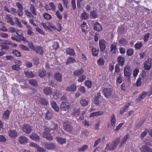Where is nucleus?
Instances as JSON below:
<instances>
[{"label":"nucleus","instance_id":"f257e3e1","mask_svg":"<svg viewBox=\"0 0 152 152\" xmlns=\"http://www.w3.org/2000/svg\"><path fill=\"white\" fill-rule=\"evenodd\" d=\"M120 140V139L119 137L116 138L111 143H109L106 144L105 149L110 151L114 150L116 148Z\"/></svg>","mask_w":152,"mask_h":152},{"label":"nucleus","instance_id":"f03ea898","mask_svg":"<svg viewBox=\"0 0 152 152\" xmlns=\"http://www.w3.org/2000/svg\"><path fill=\"white\" fill-rule=\"evenodd\" d=\"M64 129L67 132L71 133L73 131L74 128L69 122L64 121L63 123Z\"/></svg>","mask_w":152,"mask_h":152},{"label":"nucleus","instance_id":"7ed1b4c3","mask_svg":"<svg viewBox=\"0 0 152 152\" xmlns=\"http://www.w3.org/2000/svg\"><path fill=\"white\" fill-rule=\"evenodd\" d=\"M99 44L101 51L103 52L105 50L107 46V42L104 39H101L99 40Z\"/></svg>","mask_w":152,"mask_h":152},{"label":"nucleus","instance_id":"20e7f679","mask_svg":"<svg viewBox=\"0 0 152 152\" xmlns=\"http://www.w3.org/2000/svg\"><path fill=\"white\" fill-rule=\"evenodd\" d=\"M124 75L126 77L130 76L132 72V69L130 66L129 65L125 66L124 68Z\"/></svg>","mask_w":152,"mask_h":152},{"label":"nucleus","instance_id":"39448f33","mask_svg":"<svg viewBox=\"0 0 152 152\" xmlns=\"http://www.w3.org/2000/svg\"><path fill=\"white\" fill-rule=\"evenodd\" d=\"M44 147L46 149L49 150H53L55 148L56 145L53 142H45L43 144Z\"/></svg>","mask_w":152,"mask_h":152},{"label":"nucleus","instance_id":"423d86ee","mask_svg":"<svg viewBox=\"0 0 152 152\" xmlns=\"http://www.w3.org/2000/svg\"><path fill=\"white\" fill-rule=\"evenodd\" d=\"M21 129L24 132L28 134L31 133L32 129L31 126L28 124H23L21 127Z\"/></svg>","mask_w":152,"mask_h":152},{"label":"nucleus","instance_id":"0eeeda50","mask_svg":"<svg viewBox=\"0 0 152 152\" xmlns=\"http://www.w3.org/2000/svg\"><path fill=\"white\" fill-rule=\"evenodd\" d=\"M70 108V104L67 102H63L60 104V108L61 110L66 111Z\"/></svg>","mask_w":152,"mask_h":152},{"label":"nucleus","instance_id":"6e6552de","mask_svg":"<svg viewBox=\"0 0 152 152\" xmlns=\"http://www.w3.org/2000/svg\"><path fill=\"white\" fill-rule=\"evenodd\" d=\"M102 92L105 97H109L112 94V90L111 88L106 87L103 89Z\"/></svg>","mask_w":152,"mask_h":152},{"label":"nucleus","instance_id":"1a4fd4ad","mask_svg":"<svg viewBox=\"0 0 152 152\" xmlns=\"http://www.w3.org/2000/svg\"><path fill=\"white\" fill-rule=\"evenodd\" d=\"M16 5L19 9L18 10V15L20 17L23 14V6L21 4L18 2L16 3Z\"/></svg>","mask_w":152,"mask_h":152},{"label":"nucleus","instance_id":"9d476101","mask_svg":"<svg viewBox=\"0 0 152 152\" xmlns=\"http://www.w3.org/2000/svg\"><path fill=\"white\" fill-rule=\"evenodd\" d=\"M77 86L75 85L72 84L70 86H66L65 90L68 92H75L76 91Z\"/></svg>","mask_w":152,"mask_h":152},{"label":"nucleus","instance_id":"9b49d317","mask_svg":"<svg viewBox=\"0 0 152 152\" xmlns=\"http://www.w3.org/2000/svg\"><path fill=\"white\" fill-rule=\"evenodd\" d=\"M49 132V130L48 129L46 131L43 132V137L48 140H52L53 139V137L52 135L48 134V132Z\"/></svg>","mask_w":152,"mask_h":152},{"label":"nucleus","instance_id":"f8f14e48","mask_svg":"<svg viewBox=\"0 0 152 152\" xmlns=\"http://www.w3.org/2000/svg\"><path fill=\"white\" fill-rule=\"evenodd\" d=\"M152 64V62L151 59H148L145 61L144 63V67L145 69L147 70L150 69Z\"/></svg>","mask_w":152,"mask_h":152},{"label":"nucleus","instance_id":"ddd939ff","mask_svg":"<svg viewBox=\"0 0 152 152\" xmlns=\"http://www.w3.org/2000/svg\"><path fill=\"white\" fill-rule=\"evenodd\" d=\"M100 93L99 92L97 93L96 95H95L94 98L93 102L96 105H99V99L100 96Z\"/></svg>","mask_w":152,"mask_h":152},{"label":"nucleus","instance_id":"4468645a","mask_svg":"<svg viewBox=\"0 0 152 152\" xmlns=\"http://www.w3.org/2000/svg\"><path fill=\"white\" fill-rule=\"evenodd\" d=\"M43 92L46 95H48L52 94L53 91L50 87H45L43 88Z\"/></svg>","mask_w":152,"mask_h":152},{"label":"nucleus","instance_id":"2eb2a0df","mask_svg":"<svg viewBox=\"0 0 152 152\" xmlns=\"http://www.w3.org/2000/svg\"><path fill=\"white\" fill-rule=\"evenodd\" d=\"M129 137V134H127L124 136L121 139L119 145L120 147H121L124 145L126 143L127 140Z\"/></svg>","mask_w":152,"mask_h":152},{"label":"nucleus","instance_id":"dca6fc26","mask_svg":"<svg viewBox=\"0 0 152 152\" xmlns=\"http://www.w3.org/2000/svg\"><path fill=\"white\" fill-rule=\"evenodd\" d=\"M5 19L6 20V22L10 23L11 25H15V22L12 20V18L10 15L7 14L5 17Z\"/></svg>","mask_w":152,"mask_h":152},{"label":"nucleus","instance_id":"f3484780","mask_svg":"<svg viewBox=\"0 0 152 152\" xmlns=\"http://www.w3.org/2000/svg\"><path fill=\"white\" fill-rule=\"evenodd\" d=\"M19 143L21 144H23L28 142V139L25 136H21L18 138Z\"/></svg>","mask_w":152,"mask_h":152},{"label":"nucleus","instance_id":"a211bd4d","mask_svg":"<svg viewBox=\"0 0 152 152\" xmlns=\"http://www.w3.org/2000/svg\"><path fill=\"white\" fill-rule=\"evenodd\" d=\"M140 149L142 152H152V149L146 146H142Z\"/></svg>","mask_w":152,"mask_h":152},{"label":"nucleus","instance_id":"6ab92c4d","mask_svg":"<svg viewBox=\"0 0 152 152\" xmlns=\"http://www.w3.org/2000/svg\"><path fill=\"white\" fill-rule=\"evenodd\" d=\"M54 77L55 79L58 82H61L62 80V75L59 72L55 73L54 75Z\"/></svg>","mask_w":152,"mask_h":152},{"label":"nucleus","instance_id":"aec40b11","mask_svg":"<svg viewBox=\"0 0 152 152\" xmlns=\"http://www.w3.org/2000/svg\"><path fill=\"white\" fill-rule=\"evenodd\" d=\"M36 52L39 54H42L43 53L42 48L40 46H35L34 50Z\"/></svg>","mask_w":152,"mask_h":152},{"label":"nucleus","instance_id":"412c9836","mask_svg":"<svg viewBox=\"0 0 152 152\" xmlns=\"http://www.w3.org/2000/svg\"><path fill=\"white\" fill-rule=\"evenodd\" d=\"M147 94V92L143 91L139 94L138 97L136 99V101L137 102H140L142 99L145 97Z\"/></svg>","mask_w":152,"mask_h":152},{"label":"nucleus","instance_id":"4be33fe9","mask_svg":"<svg viewBox=\"0 0 152 152\" xmlns=\"http://www.w3.org/2000/svg\"><path fill=\"white\" fill-rule=\"evenodd\" d=\"M9 135L11 137L14 138L18 135L17 132L15 130H10L8 132Z\"/></svg>","mask_w":152,"mask_h":152},{"label":"nucleus","instance_id":"5701e85b","mask_svg":"<svg viewBox=\"0 0 152 152\" xmlns=\"http://www.w3.org/2000/svg\"><path fill=\"white\" fill-rule=\"evenodd\" d=\"M94 29L97 31H100L102 29V26L97 22H96L94 24Z\"/></svg>","mask_w":152,"mask_h":152},{"label":"nucleus","instance_id":"b1692460","mask_svg":"<svg viewBox=\"0 0 152 152\" xmlns=\"http://www.w3.org/2000/svg\"><path fill=\"white\" fill-rule=\"evenodd\" d=\"M117 61L118 62V64L121 66H122L125 62V58L124 57L119 56L117 58Z\"/></svg>","mask_w":152,"mask_h":152},{"label":"nucleus","instance_id":"393cba45","mask_svg":"<svg viewBox=\"0 0 152 152\" xmlns=\"http://www.w3.org/2000/svg\"><path fill=\"white\" fill-rule=\"evenodd\" d=\"M65 51L67 54H69L72 56H74L75 54L74 50L73 49L70 48H66Z\"/></svg>","mask_w":152,"mask_h":152},{"label":"nucleus","instance_id":"a878e982","mask_svg":"<svg viewBox=\"0 0 152 152\" xmlns=\"http://www.w3.org/2000/svg\"><path fill=\"white\" fill-rule=\"evenodd\" d=\"M80 113L79 109L78 108L73 109L72 112V114L73 116L76 118L79 116Z\"/></svg>","mask_w":152,"mask_h":152},{"label":"nucleus","instance_id":"bb28decb","mask_svg":"<svg viewBox=\"0 0 152 152\" xmlns=\"http://www.w3.org/2000/svg\"><path fill=\"white\" fill-rule=\"evenodd\" d=\"M103 112L102 111H99L91 113L90 115V117H94V116H100L102 115Z\"/></svg>","mask_w":152,"mask_h":152},{"label":"nucleus","instance_id":"cd10ccee","mask_svg":"<svg viewBox=\"0 0 152 152\" xmlns=\"http://www.w3.org/2000/svg\"><path fill=\"white\" fill-rule=\"evenodd\" d=\"M83 72V70L82 68L74 71L73 72V75L76 76H78L82 75Z\"/></svg>","mask_w":152,"mask_h":152},{"label":"nucleus","instance_id":"c85d7f7f","mask_svg":"<svg viewBox=\"0 0 152 152\" xmlns=\"http://www.w3.org/2000/svg\"><path fill=\"white\" fill-rule=\"evenodd\" d=\"M80 103L83 107H85L87 106L88 104V101L85 98H81L80 101Z\"/></svg>","mask_w":152,"mask_h":152},{"label":"nucleus","instance_id":"c756f323","mask_svg":"<svg viewBox=\"0 0 152 152\" xmlns=\"http://www.w3.org/2000/svg\"><path fill=\"white\" fill-rule=\"evenodd\" d=\"M50 105L52 108L56 112H58L59 110V107L55 101H52L50 102Z\"/></svg>","mask_w":152,"mask_h":152},{"label":"nucleus","instance_id":"7c9ffc66","mask_svg":"<svg viewBox=\"0 0 152 152\" xmlns=\"http://www.w3.org/2000/svg\"><path fill=\"white\" fill-rule=\"evenodd\" d=\"M29 10L31 11L32 13L34 15H36L37 13H36V9L34 5L31 4H29Z\"/></svg>","mask_w":152,"mask_h":152},{"label":"nucleus","instance_id":"2f4dec72","mask_svg":"<svg viewBox=\"0 0 152 152\" xmlns=\"http://www.w3.org/2000/svg\"><path fill=\"white\" fill-rule=\"evenodd\" d=\"M130 105V103H128V104H126L125 106L123 107L120 110V113L121 114H122L124 113V112L126 111Z\"/></svg>","mask_w":152,"mask_h":152},{"label":"nucleus","instance_id":"473e14b6","mask_svg":"<svg viewBox=\"0 0 152 152\" xmlns=\"http://www.w3.org/2000/svg\"><path fill=\"white\" fill-rule=\"evenodd\" d=\"M24 73L25 75V77L27 78H32L34 77V75L31 71L30 72L25 71Z\"/></svg>","mask_w":152,"mask_h":152},{"label":"nucleus","instance_id":"72a5a7b5","mask_svg":"<svg viewBox=\"0 0 152 152\" xmlns=\"http://www.w3.org/2000/svg\"><path fill=\"white\" fill-rule=\"evenodd\" d=\"M53 116L52 113L49 110H48L45 114V118L47 120H50Z\"/></svg>","mask_w":152,"mask_h":152},{"label":"nucleus","instance_id":"f704fd0d","mask_svg":"<svg viewBox=\"0 0 152 152\" xmlns=\"http://www.w3.org/2000/svg\"><path fill=\"white\" fill-rule=\"evenodd\" d=\"M110 121L111 125L114 127L116 123V119L115 115L113 114L110 117Z\"/></svg>","mask_w":152,"mask_h":152},{"label":"nucleus","instance_id":"c9c22d12","mask_svg":"<svg viewBox=\"0 0 152 152\" xmlns=\"http://www.w3.org/2000/svg\"><path fill=\"white\" fill-rule=\"evenodd\" d=\"M39 102L42 105H46L48 104V102L47 99L45 98H39Z\"/></svg>","mask_w":152,"mask_h":152},{"label":"nucleus","instance_id":"e433bc0d","mask_svg":"<svg viewBox=\"0 0 152 152\" xmlns=\"http://www.w3.org/2000/svg\"><path fill=\"white\" fill-rule=\"evenodd\" d=\"M110 51L112 53L115 54L117 49L116 45L112 44L110 46Z\"/></svg>","mask_w":152,"mask_h":152},{"label":"nucleus","instance_id":"4c0bfd02","mask_svg":"<svg viewBox=\"0 0 152 152\" xmlns=\"http://www.w3.org/2000/svg\"><path fill=\"white\" fill-rule=\"evenodd\" d=\"M56 140L58 143L61 144H63L66 142L65 139L61 137H56Z\"/></svg>","mask_w":152,"mask_h":152},{"label":"nucleus","instance_id":"58836bf2","mask_svg":"<svg viewBox=\"0 0 152 152\" xmlns=\"http://www.w3.org/2000/svg\"><path fill=\"white\" fill-rule=\"evenodd\" d=\"M88 14L85 12L82 13L80 15L81 18L82 20H87L88 18Z\"/></svg>","mask_w":152,"mask_h":152},{"label":"nucleus","instance_id":"ea45409f","mask_svg":"<svg viewBox=\"0 0 152 152\" xmlns=\"http://www.w3.org/2000/svg\"><path fill=\"white\" fill-rule=\"evenodd\" d=\"M99 50L96 49V48L92 47L91 49L92 53L93 56H96L98 54Z\"/></svg>","mask_w":152,"mask_h":152},{"label":"nucleus","instance_id":"a19ab883","mask_svg":"<svg viewBox=\"0 0 152 152\" xmlns=\"http://www.w3.org/2000/svg\"><path fill=\"white\" fill-rule=\"evenodd\" d=\"M29 137L32 140H38L39 139V136L36 134H32L30 135Z\"/></svg>","mask_w":152,"mask_h":152},{"label":"nucleus","instance_id":"79ce46f5","mask_svg":"<svg viewBox=\"0 0 152 152\" xmlns=\"http://www.w3.org/2000/svg\"><path fill=\"white\" fill-rule=\"evenodd\" d=\"M76 62L75 59L72 57H69L67 58V61H66V64L74 63Z\"/></svg>","mask_w":152,"mask_h":152},{"label":"nucleus","instance_id":"37998d69","mask_svg":"<svg viewBox=\"0 0 152 152\" xmlns=\"http://www.w3.org/2000/svg\"><path fill=\"white\" fill-rule=\"evenodd\" d=\"M10 114V112L8 110L5 111L3 114V117L4 119H7L9 115Z\"/></svg>","mask_w":152,"mask_h":152},{"label":"nucleus","instance_id":"c03bdc74","mask_svg":"<svg viewBox=\"0 0 152 152\" xmlns=\"http://www.w3.org/2000/svg\"><path fill=\"white\" fill-rule=\"evenodd\" d=\"M43 18L46 20H50L52 18L51 16L47 13H45L43 15Z\"/></svg>","mask_w":152,"mask_h":152},{"label":"nucleus","instance_id":"a18cd8bd","mask_svg":"<svg viewBox=\"0 0 152 152\" xmlns=\"http://www.w3.org/2000/svg\"><path fill=\"white\" fill-rule=\"evenodd\" d=\"M88 148V147L87 145H84L83 146L80 148H78L77 149V151H84L86 150Z\"/></svg>","mask_w":152,"mask_h":152},{"label":"nucleus","instance_id":"49530a36","mask_svg":"<svg viewBox=\"0 0 152 152\" xmlns=\"http://www.w3.org/2000/svg\"><path fill=\"white\" fill-rule=\"evenodd\" d=\"M38 74L40 77H42L45 76L46 73L45 71L39 70L38 71Z\"/></svg>","mask_w":152,"mask_h":152},{"label":"nucleus","instance_id":"de8ad7c7","mask_svg":"<svg viewBox=\"0 0 152 152\" xmlns=\"http://www.w3.org/2000/svg\"><path fill=\"white\" fill-rule=\"evenodd\" d=\"M29 83L34 86H36L37 84V82L35 79H30L28 80Z\"/></svg>","mask_w":152,"mask_h":152},{"label":"nucleus","instance_id":"09e8293b","mask_svg":"<svg viewBox=\"0 0 152 152\" xmlns=\"http://www.w3.org/2000/svg\"><path fill=\"white\" fill-rule=\"evenodd\" d=\"M118 42L119 43L122 44V45L124 46L126 45L127 44V42L124 38H121L119 40Z\"/></svg>","mask_w":152,"mask_h":152},{"label":"nucleus","instance_id":"8fccbe9b","mask_svg":"<svg viewBox=\"0 0 152 152\" xmlns=\"http://www.w3.org/2000/svg\"><path fill=\"white\" fill-rule=\"evenodd\" d=\"M60 95V94L59 93V92L56 91L54 92L53 96L54 99H56L59 97Z\"/></svg>","mask_w":152,"mask_h":152},{"label":"nucleus","instance_id":"3c124183","mask_svg":"<svg viewBox=\"0 0 152 152\" xmlns=\"http://www.w3.org/2000/svg\"><path fill=\"white\" fill-rule=\"evenodd\" d=\"M0 46L1 47V50H6L9 48V47L5 43H1L0 45Z\"/></svg>","mask_w":152,"mask_h":152},{"label":"nucleus","instance_id":"603ef678","mask_svg":"<svg viewBox=\"0 0 152 152\" xmlns=\"http://www.w3.org/2000/svg\"><path fill=\"white\" fill-rule=\"evenodd\" d=\"M133 50L132 48H129L126 51V54L128 56H130L133 54Z\"/></svg>","mask_w":152,"mask_h":152},{"label":"nucleus","instance_id":"864d4df0","mask_svg":"<svg viewBox=\"0 0 152 152\" xmlns=\"http://www.w3.org/2000/svg\"><path fill=\"white\" fill-rule=\"evenodd\" d=\"M10 12L14 15L16 16L17 14L18 15V10L17 11L14 8L12 7L11 8Z\"/></svg>","mask_w":152,"mask_h":152},{"label":"nucleus","instance_id":"5fc2aeb1","mask_svg":"<svg viewBox=\"0 0 152 152\" xmlns=\"http://www.w3.org/2000/svg\"><path fill=\"white\" fill-rule=\"evenodd\" d=\"M19 47L22 50L26 51H29V48L26 46L22 44H20L19 45Z\"/></svg>","mask_w":152,"mask_h":152},{"label":"nucleus","instance_id":"6e6d98bb","mask_svg":"<svg viewBox=\"0 0 152 152\" xmlns=\"http://www.w3.org/2000/svg\"><path fill=\"white\" fill-rule=\"evenodd\" d=\"M90 15L92 17V18H95L97 16V14L95 11H92L90 12Z\"/></svg>","mask_w":152,"mask_h":152},{"label":"nucleus","instance_id":"4d7b16f0","mask_svg":"<svg viewBox=\"0 0 152 152\" xmlns=\"http://www.w3.org/2000/svg\"><path fill=\"white\" fill-rule=\"evenodd\" d=\"M12 53L15 56L17 57H20V53L17 50H13L12 51Z\"/></svg>","mask_w":152,"mask_h":152},{"label":"nucleus","instance_id":"13d9d810","mask_svg":"<svg viewBox=\"0 0 152 152\" xmlns=\"http://www.w3.org/2000/svg\"><path fill=\"white\" fill-rule=\"evenodd\" d=\"M142 45L143 44L142 42H137L135 44L134 47L137 49H139L142 47Z\"/></svg>","mask_w":152,"mask_h":152},{"label":"nucleus","instance_id":"bf43d9fd","mask_svg":"<svg viewBox=\"0 0 152 152\" xmlns=\"http://www.w3.org/2000/svg\"><path fill=\"white\" fill-rule=\"evenodd\" d=\"M97 63L99 65H102L104 64V61L102 58H100L97 60Z\"/></svg>","mask_w":152,"mask_h":152},{"label":"nucleus","instance_id":"052dcab7","mask_svg":"<svg viewBox=\"0 0 152 152\" xmlns=\"http://www.w3.org/2000/svg\"><path fill=\"white\" fill-rule=\"evenodd\" d=\"M86 77V76L85 75H82L78 78L77 81L79 82H81L83 81L85 79Z\"/></svg>","mask_w":152,"mask_h":152},{"label":"nucleus","instance_id":"680f3d73","mask_svg":"<svg viewBox=\"0 0 152 152\" xmlns=\"http://www.w3.org/2000/svg\"><path fill=\"white\" fill-rule=\"evenodd\" d=\"M84 84L88 88H91L92 82L90 80H86Z\"/></svg>","mask_w":152,"mask_h":152},{"label":"nucleus","instance_id":"e2e57ef3","mask_svg":"<svg viewBox=\"0 0 152 152\" xmlns=\"http://www.w3.org/2000/svg\"><path fill=\"white\" fill-rule=\"evenodd\" d=\"M58 125L56 124L52 123L50 124V129L51 130L55 129L57 127Z\"/></svg>","mask_w":152,"mask_h":152},{"label":"nucleus","instance_id":"0e129e2a","mask_svg":"<svg viewBox=\"0 0 152 152\" xmlns=\"http://www.w3.org/2000/svg\"><path fill=\"white\" fill-rule=\"evenodd\" d=\"M12 69L15 70H19L20 69L19 65L18 64L14 65L12 66Z\"/></svg>","mask_w":152,"mask_h":152},{"label":"nucleus","instance_id":"69168bd1","mask_svg":"<svg viewBox=\"0 0 152 152\" xmlns=\"http://www.w3.org/2000/svg\"><path fill=\"white\" fill-rule=\"evenodd\" d=\"M55 14L57 18H58L59 20H61L62 19V16L59 13L58 11L57 10Z\"/></svg>","mask_w":152,"mask_h":152},{"label":"nucleus","instance_id":"338daca9","mask_svg":"<svg viewBox=\"0 0 152 152\" xmlns=\"http://www.w3.org/2000/svg\"><path fill=\"white\" fill-rule=\"evenodd\" d=\"M150 34L149 33H148L144 36L143 40L145 42H146L148 41L150 37Z\"/></svg>","mask_w":152,"mask_h":152},{"label":"nucleus","instance_id":"774afa93","mask_svg":"<svg viewBox=\"0 0 152 152\" xmlns=\"http://www.w3.org/2000/svg\"><path fill=\"white\" fill-rule=\"evenodd\" d=\"M59 48V44L57 42H54L53 45V49L56 50Z\"/></svg>","mask_w":152,"mask_h":152}]
</instances>
